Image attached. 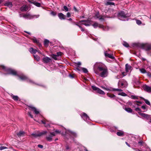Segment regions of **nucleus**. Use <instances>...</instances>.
<instances>
[{"label": "nucleus", "mask_w": 151, "mask_h": 151, "mask_svg": "<svg viewBox=\"0 0 151 151\" xmlns=\"http://www.w3.org/2000/svg\"><path fill=\"white\" fill-rule=\"evenodd\" d=\"M0 68L3 69L4 71L7 72L6 74L17 76L22 80L26 81L27 82L31 83L36 84L33 81L28 78L22 73H19L14 70L10 68H7L3 65L0 66Z\"/></svg>", "instance_id": "obj_1"}, {"label": "nucleus", "mask_w": 151, "mask_h": 151, "mask_svg": "<svg viewBox=\"0 0 151 151\" xmlns=\"http://www.w3.org/2000/svg\"><path fill=\"white\" fill-rule=\"evenodd\" d=\"M105 67L104 65L102 63H96L94 65V71L96 74H99V71Z\"/></svg>", "instance_id": "obj_2"}, {"label": "nucleus", "mask_w": 151, "mask_h": 151, "mask_svg": "<svg viewBox=\"0 0 151 151\" xmlns=\"http://www.w3.org/2000/svg\"><path fill=\"white\" fill-rule=\"evenodd\" d=\"M108 74V69L107 68L105 67L99 71V74H96L99 75L101 77L104 78L107 76Z\"/></svg>", "instance_id": "obj_3"}, {"label": "nucleus", "mask_w": 151, "mask_h": 151, "mask_svg": "<svg viewBox=\"0 0 151 151\" xmlns=\"http://www.w3.org/2000/svg\"><path fill=\"white\" fill-rule=\"evenodd\" d=\"M128 17L129 16L126 14L123 11L119 12L118 14V18L122 20H126V18Z\"/></svg>", "instance_id": "obj_4"}, {"label": "nucleus", "mask_w": 151, "mask_h": 151, "mask_svg": "<svg viewBox=\"0 0 151 151\" xmlns=\"http://www.w3.org/2000/svg\"><path fill=\"white\" fill-rule=\"evenodd\" d=\"M68 134L70 136V138L72 139V140L74 141V137L76 136V133L73 132L70 130H68L66 131L65 133V135H67Z\"/></svg>", "instance_id": "obj_5"}, {"label": "nucleus", "mask_w": 151, "mask_h": 151, "mask_svg": "<svg viewBox=\"0 0 151 151\" xmlns=\"http://www.w3.org/2000/svg\"><path fill=\"white\" fill-rule=\"evenodd\" d=\"M140 47L142 48L146 51H149L151 50V44H142L140 45Z\"/></svg>", "instance_id": "obj_6"}, {"label": "nucleus", "mask_w": 151, "mask_h": 151, "mask_svg": "<svg viewBox=\"0 0 151 151\" xmlns=\"http://www.w3.org/2000/svg\"><path fill=\"white\" fill-rule=\"evenodd\" d=\"M127 83L126 81L123 79L119 80L118 83V85L119 86L126 87L127 86Z\"/></svg>", "instance_id": "obj_7"}, {"label": "nucleus", "mask_w": 151, "mask_h": 151, "mask_svg": "<svg viewBox=\"0 0 151 151\" xmlns=\"http://www.w3.org/2000/svg\"><path fill=\"white\" fill-rule=\"evenodd\" d=\"M55 135V132H50L46 136V139L49 141H51L52 140V138Z\"/></svg>", "instance_id": "obj_8"}, {"label": "nucleus", "mask_w": 151, "mask_h": 151, "mask_svg": "<svg viewBox=\"0 0 151 151\" xmlns=\"http://www.w3.org/2000/svg\"><path fill=\"white\" fill-rule=\"evenodd\" d=\"M92 88L94 91H96L98 93L104 95L105 94V92L99 88H97L95 86H92Z\"/></svg>", "instance_id": "obj_9"}, {"label": "nucleus", "mask_w": 151, "mask_h": 151, "mask_svg": "<svg viewBox=\"0 0 151 151\" xmlns=\"http://www.w3.org/2000/svg\"><path fill=\"white\" fill-rule=\"evenodd\" d=\"M80 22H83L81 23V24L85 25L86 26H89L91 24V21L89 19L82 20L80 21Z\"/></svg>", "instance_id": "obj_10"}, {"label": "nucleus", "mask_w": 151, "mask_h": 151, "mask_svg": "<svg viewBox=\"0 0 151 151\" xmlns=\"http://www.w3.org/2000/svg\"><path fill=\"white\" fill-rule=\"evenodd\" d=\"M47 133V132L45 131H43L39 133V134L33 133L32 135L35 137H38L42 135L46 134Z\"/></svg>", "instance_id": "obj_11"}, {"label": "nucleus", "mask_w": 151, "mask_h": 151, "mask_svg": "<svg viewBox=\"0 0 151 151\" xmlns=\"http://www.w3.org/2000/svg\"><path fill=\"white\" fill-rule=\"evenodd\" d=\"M81 116L84 120L86 122L89 120V118L87 114L85 113H83L81 115Z\"/></svg>", "instance_id": "obj_12"}, {"label": "nucleus", "mask_w": 151, "mask_h": 151, "mask_svg": "<svg viewBox=\"0 0 151 151\" xmlns=\"http://www.w3.org/2000/svg\"><path fill=\"white\" fill-rule=\"evenodd\" d=\"M43 62L45 63H50L52 61L51 59L48 57H45L42 58Z\"/></svg>", "instance_id": "obj_13"}, {"label": "nucleus", "mask_w": 151, "mask_h": 151, "mask_svg": "<svg viewBox=\"0 0 151 151\" xmlns=\"http://www.w3.org/2000/svg\"><path fill=\"white\" fill-rule=\"evenodd\" d=\"M140 72L142 73H147V75L149 78H151V73L150 72H146V70L144 68H141L139 69Z\"/></svg>", "instance_id": "obj_14"}, {"label": "nucleus", "mask_w": 151, "mask_h": 151, "mask_svg": "<svg viewBox=\"0 0 151 151\" xmlns=\"http://www.w3.org/2000/svg\"><path fill=\"white\" fill-rule=\"evenodd\" d=\"M144 90L148 92H151V86H149L147 85H145L143 87Z\"/></svg>", "instance_id": "obj_15"}, {"label": "nucleus", "mask_w": 151, "mask_h": 151, "mask_svg": "<svg viewBox=\"0 0 151 151\" xmlns=\"http://www.w3.org/2000/svg\"><path fill=\"white\" fill-rule=\"evenodd\" d=\"M132 67L129 65L127 63L125 65V70L126 72H128L131 71Z\"/></svg>", "instance_id": "obj_16"}, {"label": "nucleus", "mask_w": 151, "mask_h": 151, "mask_svg": "<svg viewBox=\"0 0 151 151\" xmlns=\"http://www.w3.org/2000/svg\"><path fill=\"white\" fill-rule=\"evenodd\" d=\"M41 122L42 123L45 125V126L46 127L50 126V124L49 122L47 120L45 119L43 120H42Z\"/></svg>", "instance_id": "obj_17"}, {"label": "nucleus", "mask_w": 151, "mask_h": 151, "mask_svg": "<svg viewBox=\"0 0 151 151\" xmlns=\"http://www.w3.org/2000/svg\"><path fill=\"white\" fill-rule=\"evenodd\" d=\"M21 11H27L28 10V6L26 5H23L20 8Z\"/></svg>", "instance_id": "obj_18"}, {"label": "nucleus", "mask_w": 151, "mask_h": 151, "mask_svg": "<svg viewBox=\"0 0 151 151\" xmlns=\"http://www.w3.org/2000/svg\"><path fill=\"white\" fill-rule=\"evenodd\" d=\"M29 107L31 108L32 110L35 114H39V111L35 107H33L32 106H29Z\"/></svg>", "instance_id": "obj_19"}, {"label": "nucleus", "mask_w": 151, "mask_h": 151, "mask_svg": "<svg viewBox=\"0 0 151 151\" xmlns=\"http://www.w3.org/2000/svg\"><path fill=\"white\" fill-rule=\"evenodd\" d=\"M29 51L32 54H35L38 51V50L34 49L32 47H31L29 49Z\"/></svg>", "instance_id": "obj_20"}, {"label": "nucleus", "mask_w": 151, "mask_h": 151, "mask_svg": "<svg viewBox=\"0 0 151 151\" xmlns=\"http://www.w3.org/2000/svg\"><path fill=\"white\" fill-rule=\"evenodd\" d=\"M58 16L60 19H65V16L62 13H59Z\"/></svg>", "instance_id": "obj_21"}, {"label": "nucleus", "mask_w": 151, "mask_h": 151, "mask_svg": "<svg viewBox=\"0 0 151 151\" xmlns=\"http://www.w3.org/2000/svg\"><path fill=\"white\" fill-rule=\"evenodd\" d=\"M25 134V133L23 131H20L17 133V135L19 137H24Z\"/></svg>", "instance_id": "obj_22"}, {"label": "nucleus", "mask_w": 151, "mask_h": 151, "mask_svg": "<svg viewBox=\"0 0 151 151\" xmlns=\"http://www.w3.org/2000/svg\"><path fill=\"white\" fill-rule=\"evenodd\" d=\"M23 17L27 19H31L34 17L28 14H26L23 15Z\"/></svg>", "instance_id": "obj_23"}, {"label": "nucleus", "mask_w": 151, "mask_h": 151, "mask_svg": "<svg viewBox=\"0 0 151 151\" xmlns=\"http://www.w3.org/2000/svg\"><path fill=\"white\" fill-rule=\"evenodd\" d=\"M105 55L106 57H108L111 59H114V57L113 55L110 54L106 52H105Z\"/></svg>", "instance_id": "obj_24"}, {"label": "nucleus", "mask_w": 151, "mask_h": 151, "mask_svg": "<svg viewBox=\"0 0 151 151\" xmlns=\"http://www.w3.org/2000/svg\"><path fill=\"white\" fill-rule=\"evenodd\" d=\"M99 28H102L103 29V30L104 31H107L108 30H109V27L108 26L105 27L102 25H100L99 26Z\"/></svg>", "instance_id": "obj_25"}, {"label": "nucleus", "mask_w": 151, "mask_h": 151, "mask_svg": "<svg viewBox=\"0 0 151 151\" xmlns=\"http://www.w3.org/2000/svg\"><path fill=\"white\" fill-rule=\"evenodd\" d=\"M139 115L142 116L146 118H149L150 115L147 114H146L141 113V112H139Z\"/></svg>", "instance_id": "obj_26"}, {"label": "nucleus", "mask_w": 151, "mask_h": 151, "mask_svg": "<svg viewBox=\"0 0 151 151\" xmlns=\"http://www.w3.org/2000/svg\"><path fill=\"white\" fill-rule=\"evenodd\" d=\"M5 6H8L9 7H12V4L11 2H7L4 4Z\"/></svg>", "instance_id": "obj_27"}, {"label": "nucleus", "mask_w": 151, "mask_h": 151, "mask_svg": "<svg viewBox=\"0 0 151 151\" xmlns=\"http://www.w3.org/2000/svg\"><path fill=\"white\" fill-rule=\"evenodd\" d=\"M11 97H12V98L14 101H18L19 99V98L18 97V96H14L13 95H12L11 96Z\"/></svg>", "instance_id": "obj_28"}, {"label": "nucleus", "mask_w": 151, "mask_h": 151, "mask_svg": "<svg viewBox=\"0 0 151 151\" xmlns=\"http://www.w3.org/2000/svg\"><path fill=\"white\" fill-rule=\"evenodd\" d=\"M105 5H115V4L114 2H111L109 1H107L105 3Z\"/></svg>", "instance_id": "obj_29"}, {"label": "nucleus", "mask_w": 151, "mask_h": 151, "mask_svg": "<svg viewBox=\"0 0 151 151\" xmlns=\"http://www.w3.org/2000/svg\"><path fill=\"white\" fill-rule=\"evenodd\" d=\"M124 109L126 111L129 113H131L132 111V109L130 108L126 107Z\"/></svg>", "instance_id": "obj_30"}, {"label": "nucleus", "mask_w": 151, "mask_h": 151, "mask_svg": "<svg viewBox=\"0 0 151 151\" xmlns=\"http://www.w3.org/2000/svg\"><path fill=\"white\" fill-rule=\"evenodd\" d=\"M116 134L118 136H122L124 134V132L122 131H119Z\"/></svg>", "instance_id": "obj_31"}, {"label": "nucleus", "mask_w": 151, "mask_h": 151, "mask_svg": "<svg viewBox=\"0 0 151 151\" xmlns=\"http://www.w3.org/2000/svg\"><path fill=\"white\" fill-rule=\"evenodd\" d=\"M100 25H102L101 24H99L95 22L92 25V26H93V27L94 28H96L98 27H99V26Z\"/></svg>", "instance_id": "obj_32"}, {"label": "nucleus", "mask_w": 151, "mask_h": 151, "mask_svg": "<svg viewBox=\"0 0 151 151\" xmlns=\"http://www.w3.org/2000/svg\"><path fill=\"white\" fill-rule=\"evenodd\" d=\"M34 57L35 59L36 60L38 61H39L40 60V57L37 55H34Z\"/></svg>", "instance_id": "obj_33"}, {"label": "nucleus", "mask_w": 151, "mask_h": 151, "mask_svg": "<svg viewBox=\"0 0 151 151\" xmlns=\"http://www.w3.org/2000/svg\"><path fill=\"white\" fill-rule=\"evenodd\" d=\"M142 99H143V100L145 101V103L147 104L148 105H150V102L147 100L146 99H144V98H142Z\"/></svg>", "instance_id": "obj_34"}, {"label": "nucleus", "mask_w": 151, "mask_h": 151, "mask_svg": "<svg viewBox=\"0 0 151 151\" xmlns=\"http://www.w3.org/2000/svg\"><path fill=\"white\" fill-rule=\"evenodd\" d=\"M107 95L108 97L111 98H113L115 96V95L114 94H110L108 93H107Z\"/></svg>", "instance_id": "obj_35"}, {"label": "nucleus", "mask_w": 151, "mask_h": 151, "mask_svg": "<svg viewBox=\"0 0 151 151\" xmlns=\"http://www.w3.org/2000/svg\"><path fill=\"white\" fill-rule=\"evenodd\" d=\"M49 43V41L45 39L44 42V44L45 45V46H47L48 45Z\"/></svg>", "instance_id": "obj_36"}, {"label": "nucleus", "mask_w": 151, "mask_h": 151, "mask_svg": "<svg viewBox=\"0 0 151 151\" xmlns=\"http://www.w3.org/2000/svg\"><path fill=\"white\" fill-rule=\"evenodd\" d=\"M32 40L33 42L34 43H36L37 44L39 43L37 39L36 38H35V37L34 38L32 39Z\"/></svg>", "instance_id": "obj_37"}, {"label": "nucleus", "mask_w": 151, "mask_h": 151, "mask_svg": "<svg viewBox=\"0 0 151 151\" xmlns=\"http://www.w3.org/2000/svg\"><path fill=\"white\" fill-rule=\"evenodd\" d=\"M81 70H82L83 72L85 73H86L88 72V71L86 68H81Z\"/></svg>", "instance_id": "obj_38"}, {"label": "nucleus", "mask_w": 151, "mask_h": 151, "mask_svg": "<svg viewBox=\"0 0 151 151\" xmlns=\"http://www.w3.org/2000/svg\"><path fill=\"white\" fill-rule=\"evenodd\" d=\"M123 44L125 47H129V45L126 42H124Z\"/></svg>", "instance_id": "obj_39"}, {"label": "nucleus", "mask_w": 151, "mask_h": 151, "mask_svg": "<svg viewBox=\"0 0 151 151\" xmlns=\"http://www.w3.org/2000/svg\"><path fill=\"white\" fill-rule=\"evenodd\" d=\"M56 13L55 12H54V11H51L50 13V14L53 16H55L56 15Z\"/></svg>", "instance_id": "obj_40"}, {"label": "nucleus", "mask_w": 151, "mask_h": 151, "mask_svg": "<svg viewBox=\"0 0 151 151\" xmlns=\"http://www.w3.org/2000/svg\"><path fill=\"white\" fill-rule=\"evenodd\" d=\"M37 7H40V4L39 3L37 2H35L33 3Z\"/></svg>", "instance_id": "obj_41"}, {"label": "nucleus", "mask_w": 151, "mask_h": 151, "mask_svg": "<svg viewBox=\"0 0 151 151\" xmlns=\"http://www.w3.org/2000/svg\"><path fill=\"white\" fill-rule=\"evenodd\" d=\"M63 9H63L62 10L63 11H65L66 12H68V7H67V6H63Z\"/></svg>", "instance_id": "obj_42"}, {"label": "nucleus", "mask_w": 151, "mask_h": 151, "mask_svg": "<svg viewBox=\"0 0 151 151\" xmlns=\"http://www.w3.org/2000/svg\"><path fill=\"white\" fill-rule=\"evenodd\" d=\"M113 91H122V90L121 89H119L118 88H114L112 90Z\"/></svg>", "instance_id": "obj_43"}, {"label": "nucleus", "mask_w": 151, "mask_h": 151, "mask_svg": "<svg viewBox=\"0 0 151 151\" xmlns=\"http://www.w3.org/2000/svg\"><path fill=\"white\" fill-rule=\"evenodd\" d=\"M57 55H52V58H53L55 60H58V58H57Z\"/></svg>", "instance_id": "obj_44"}, {"label": "nucleus", "mask_w": 151, "mask_h": 151, "mask_svg": "<svg viewBox=\"0 0 151 151\" xmlns=\"http://www.w3.org/2000/svg\"><path fill=\"white\" fill-rule=\"evenodd\" d=\"M118 94L119 95H121L123 96H126L127 95V94L124 92L119 93Z\"/></svg>", "instance_id": "obj_45"}, {"label": "nucleus", "mask_w": 151, "mask_h": 151, "mask_svg": "<svg viewBox=\"0 0 151 151\" xmlns=\"http://www.w3.org/2000/svg\"><path fill=\"white\" fill-rule=\"evenodd\" d=\"M96 17L97 18H98L99 19L103 21L104 20V19L102 17H98L97 15H96Z\"/></svg>", "instance_id": "obj_46"}, {"label": "nucleus", "mask_w": 151, "mask_h": 151, "mask_svg": "<svg viewBox=\"0 0 151 151\" xmlns=\"http://www.w3.org/2000/svg\"><path fill=\"white\" fill-rule=\"evenodd\" d=\"M136 23L138 25H140L142 23L141 21L139 20H136Z\"/></svg>", "instance_id": "obj_47"}, {"label": "nucleus", "mask_w": 151, "mask_h": 151, "mask_svg": "<svg viewBox=\"0 0 151 151\" xmlns=\"http://www.w3.org/2000/svg\"><path fill=\"white\" fill-rule=\"evenodd\" d=\"M123 77V76H122V75L120 74L119 75H117L116 77V78L119 79L120 78H121Z\"/></svg>", "instance_id": "obj_48"}, {"label": "nucleus", "mask_w": 151, "mask_h": 151, "mask_svg": "<svg viewBox=\"0 0 151 151\" xmlns=\"http://www.w3.org/2000/svg\"><path fill=\"white\" fill-rule=\"evenodd\" d=\"M8 148L6 147L1 146L0 147V150H2L4 149H7Z\"/></svg>", "instance_id": "obj_49"}, {"label": "nucleus", "mask_w": 151, "mask_h": 151, "mask_svg": "<svg viewBox=\"0 0 151 151\" xmlns=\"http://www.w3.org/2000/svg\"><path fill=\"white\" fill-rule=\"evenodd\" d=\"M131 97L133 99H138L137 96L134 95L131 96Z\"/></svg>", "instance_id": "obj_50"}, {"label": "nucleus", "mask_w": 151, "mask_h": 151, "mask_svg": "<svg viewBox=\"0 0 151 151\" xmlns=\"http://www.w3.org/2000/svg\"><path fill=\"white\" fill-rule=\"evenodd\" d=\"M122 74L121 75H122V76H123V77L124 76H126L127 74L126 73L124 72H122Z\"/></svg>", "instance_id": "obj_51"}, {"label": "nucleus", "mask_w": 151, "mask_h": 151, "mask_svg": "<svg viewBox=\"0 0 151 151\" xmlns=\"http://www.w3.org/2000/svg\"><path fill=\"white\" fill-rule=\"evenodd\" d=\"M28 115L29 116H30V117L32 118H33V116L31 114V112H28Z\"/></svg>", "instance_id": "obj_52"}, {"label": "nucleus", "mask_w": 151, "mask_h": 151, "mask_svg": "<svg viewBox=\"0 0 151 151\" xmlns=\"http://www.w3.org/2000/svg\"><path fill=\"white\" fill-rule=\"evenodd\" d=\"M135 110L136 111H141L140 109L138 107L137 108H135Z\"/></svg>", "instance_id": "obj_53"}, {"label": "nucleus", "mask_w": 151, "mask_h": 151, "mask_svg": "<svg viewBox=\"0 0 151 151\" xmlns=\"http://www.w3.org/2000/svg\"><path fill=\"white\" fill-rule=\"evenodd\" d=\"M143 143V142L142 141H139V142H138V144L140 145H142Z\"/></svg>", "instance_id": "obj_54"}, {"label": "nucleus", "mask_w": 151, "mask_h": 151, "mask_svg": "<svg viewBox=\"0 0 151 151\" xmlns=\"http://www.w3.org/2000/svg\"><path fill=\"white\" fill-rule=\"evenodd\" d=\"M37 146L38 147L40 148H42L43 147V146L42 145H38Z\"/></svg>", "instance_id": "obj_55"}, {"label": "nucleus", "mask_w": 151, "mask_h": 151, "mask_svg": "<svg viewBox=\"0 0 151 151\" xmlns=\"http://www.w3.org/2000/svg\"><path fill=\"white\" fill-rule=\"evenodd\" d=\"M67 16L68 17H69L70 16V14L69 12L67 13Z\"/></svg>", "instance_id": "obj_56"}, {"label": "nucleus", "mask_w": 151, "mask_h": 151, "mask_svg": "<svg viewBox=\"0 0 151 151\" xmlns=\"http://www.w3.org/2000/svg\"><path fill=\"white\" fill-rule=\"evenodd\" d=\"M79 27L80 28V29H81L82 31V32L84 31V29L81 26H79Z\"/></svg>", "instance_id": "obj_57"}, {"label": "nucleus", "mask_w": 151, "mask_h": 151, "mask_svg": "<svg viewBox=\"0 0 151 151\" xmlns=\"http://www.w3.org/2000/svg\"><path fill=\"white\" fill-rule=\"evenodd\" d=\"M62 53L61 52H59L57 53V56H60L61 55Z\"/></svg>", "instance_id": "obj_58"}, {"label": "nucleus", "mask_w": 151, "mask_h": 151, "mask_svg": "<svg viewBox=\"0 0 151 151\" xmlns=\"http://www.w3.org/2000/svg\"><path fill=\"white\" fill-rule=\"evenodd\" d=\"M76 64L78 65H81V63L80 62H78L76 63Z\"/></svg>", "instance_id": "obj_59"}, {"label": "nucleus", "mask_w": 151, "mask_h": 151, "mask_svg": "<svg viewBox=\"0 0 151 151\" xmlns=\"http://www.w3.org/2000/svg\"><path fill=\"white\" fill-rule=\"evenodd\" d=\"M141 107L144 110H145L146 109V107L145 106L143 105Z\"/></svg>", "instance_id": "obj_60"}, {"label": "nucleus", "mask_w": 151, "mask_h": 151, "mask_svg": "<svg viewBox=\"0 0 151 151\" xmlns=\"http://www.w3.org/2000/svg\"><path fill=\"white\" fill-rule=\"evenodd\" d=\"M73 9L74 10H75V11L78 12V10L76 8L75 6H74Z\"/></svg>", "instance_id": "obj_61"}, {"label": "nucleus", "mask_w": 151, "mask_h": 151, "mask_svg": "<svg viewBox=\"0 0 151 151\" xmlns=\"http://www.w3.org/2000/svg\"><path fill=\"white\" fill-rule=\"evenodd\" d=\"M55 132L57 133H60V131L59 130H56Z\"/></svg>", "instance_id": "obj_62"}, {"label": "nucleus", "mask_w": 151, "mask_h": 151, "mask_svg": "<svg viewBox=\"0 0 151 151\" xmlns=\"http://www.w3.org/2000/svg\"><path fill=\"white\" fill-rule=\"evenodd\" d=\"M102 87L103 88V89H105V90H107V91H108V90H109V89H108V88H106L105 87H103V86H102V87Z\"/></svg>", "instance_id": "obj_63"}, {"label": "nucleus", "mask_w": 151, "mask_h": 151, "mask_svg": "<svg viewBox=\"0 0 151 151\" xmlns=\"http://www.w3.org/2000/svg\"><path fill=\"white\" fill-rule=\"evenodd\" d=\"M126 144L129 147H130V145L127 142H126Z\"/></svg>", "instance_id": "obj_64"}]
</instances>
